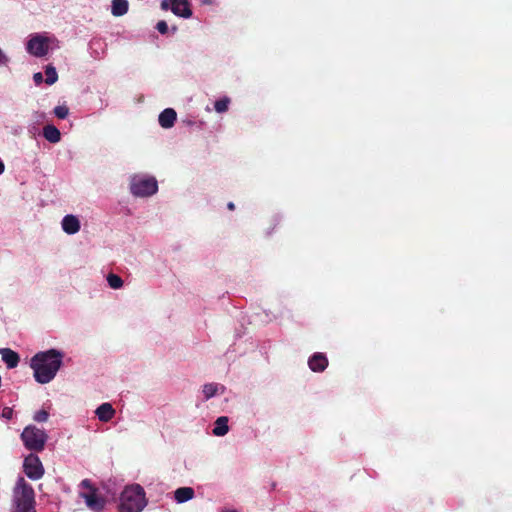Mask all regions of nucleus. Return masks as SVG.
Listing matches in <instances>:
<instances>
[{
  "label": "nucleus",
  "mask_w": 512,
  "mask_h": 512,
  "mask_svg": "<svg viewBox=\"0 0 512 512\" xmlns=\"http://www.w3.org/2000/svg\"><path fill=\"white\" fill-rule=\"evenodd\" d=\"M62 357L56 349L36 353L31 359L35 380L40 384L52 381L62 365Z\"/></svg>",
  "instance_id": "f257e3e1"
},
{
  "label": "nucleus",
  "mask_w": 512,
  "mask_h": 512,
  "mask_svg": "<svg viewBox=\"0 0 512 512\" xmlns=\"http://www.w3.org/2000/svg\"><path fill=\"white\" fill-rule=\"evenodd\" d=\"M12 504V512H36L34 489L23 477L18 478L13 488Z\"/></svg>",
  "instance_id": "f03ea898"
},
{
  "label": "nucleus",
  "mask_w": 512,
  "mask_h": 512,
  "mask_svg": "<svg viewBox=\"0 0 512 512\" xmlns=\"http://www.w3.org/2000/svg\"><path fill=\"white\" fill-rule=\"evenodd\" d=\"M147 505L145 491L140 485L126 487L120 496L119 512H141Z\"/></svg>",
  "instance_id": "7ed1b4c3"
},
{
  "label": "nucleus",
  "mask_w": 512,
  "mask_h": 512,
  "mask_svg": "<svg viewBox=\"0 0 512 512\" xmlns=\"http://www.w3.org/2000/svg\"><path fill=\"white\" fill-rule=\"evenodd\" d=\"M48 436L43 429L29 425L21 433V440L26 449L41 452L45 448Z\"/></svg>",
  "instance_id": "20e7f679"
},
{
  "label": "nucleus",
  "mask_w": 512,
  "mask_h": 512,
  "mask_svg": "<svg viewBox=\"0 0 512 512\" xmlns=\"http://www.w3.org/2000/svg\"><path fill=\"white\" fill-rule=\"evenodd\" d=\"M80 485L83 488L89 489V492L80 493V497L84 499L87 507L94 512L102 511L106 505V500L98 494L97 488L92 486L89 479L82 480Z\"/></svg>",
  "instance_id": "39448f33"
},
{
  "label": "nucleus",
  "mask_w": 512,
  "mask_h": 512,
  "mask_svg": "<svg viewBox=\"0 0 512 512\" xmlns=\"http://www.w3.org/2000/svg\"><path fill=\"white\" fill-rule=\"evenodd\" d=\"M158 184L155 178L133 177L130 183V191L134 196L147 197L155 194Z\"/></svg>",
  "instance_id": "423d86ee"
},
{
  "label": "nucleus",
  "mask_w": 512,
  "mask_h": 512,
  "mask_svg": "<svg viewBox=\"0 0 512 512\" xmlns=\"http://www.w3.org/2000/svg\"><path fill=\"white\" fill-rule=\"evenodd\" d=\"M23 471L31 480L42 478L44 475V467L40 458L34 453H30L26 456L23 462Z\"/></svg>",
  "instance_id": "0eeeda50"
},
{
  "label": "nucleus",
  "mask_w": 512,
  "mask_h": 512,
  "mask_svg": "<svg viewBox=\"0 0 512 512\" xmlns=\"http://www.w3.org/2000/svg\"><path fill=\"white\" fill-rule=\"evenodd\" d=\"M160 7L164 11L171 10L178 17L190 18L192 9L188 0H162Z\"/></svg>",
  "instance_id": "6e6552de"
},
{
  "label": "nucleus",
  "mask_w": 512,
  "mask_h": 512,
  "mask_svg": "<svg viewBox=\"0 0 512 512\" xmlns=\"http://www.w3.org/2000/svg\"><path fill=\"white\" fill-rule=\"evenodd\" d=\"M49 49L48 39L41 35L35 34L31 36L27 42V51L36 57H43Z\"/></svg>",
  "instance_id": "1a4fd4ad"
},
{
  "label": "nucleus",
  "mask_w": 512,
  "mask_h": 512,
  "mask_svg": "<svg viewBox=\"0 0 512 512\" xmlns=\"http://www.w3.org/2000/svg\"><path fill=\"white\" fill-rule=\"evenodd\" d=\"M309 368L314 372H322L328 366V359L323 353L313 354L308 361Z\"/></svg>",
  "instance_id": "9d476101"
},
{
  "label": "nucleus",
  "mask_w": 512,
  "mask_h": 512,
  "mask_svg": "<svg viewBox=\"0 0 512 512\" xmlns=\"http://www.w3.org/2000/svg\"><path fill=\"white\" fill-rule=\"evenodd\" d=\"M62 229L69 235L76 234L80 230V221L74 215H66L61 222Z\"/></svg>",
  "instance_id": "9b49d317"
},
{
  "label": "nucleus",
  "mask_w": 512,
  "mask_h": 512,
  "mask_svg": "<svg viewBox=\"0 0 512 512\" xmlns=\"http://www.w3.org/2000/svg\"><path fill=\"white\" fill-rule=\"evenodd\" d=\"M176 111L172 108L164 109L159 115V124L162 128L168 129L171 128L176 121Z\"/></svg>",
  "instance_id": "f8f14e48"
},
{
  "label": "nucleus",
  "mask_w": 512,
  "mask_h": 512,
  "mask_svg": "<svg viewBox=\"0 0 512 512\" xmlns=\"http://www.w3.org/2000/svg\"><path fill=\"white\" fill-rule=\"evenodd\" d=\"M95 413L100 421L109 422L114 417L116 411L110 403L105 402L96 409Z\"/></svg>",
  "instance_id": "ddd939ff"
},
{
  "label": "nucleus",
  "mask_w": 512,
  "mask_h": 512,
  "mask_svg": "<svg viewBox=\"0 0 512 512\" xmlns=\"http://www.w3.org/2000/svg\"><path fill=\"white\" fill-rule=\"evenodd\" d=\"M0 354L2 357V360L6 363L7 367L12 369L15 368L19 361V355L15 351H13L10 348H0Z\"/></svg>",
  "instance_id": "4468645a"
},
{
  "label": "nucleus",
  "mask_w": 512,
  "mask_h": 512,
  "mask_svg": "<svg viewBox=\"0 0 512 512\" xmlns=\"http://www.w3.org/2000/svg\"><path fill=\"white\" fill-rule=\"evenodd\" d=\"M43 136L51 143H57L61 139V133L54 125H46L43 128Z\"/></svg>",
  "instance_id": "2eb2a0df"
},
{
  "label": "nucleus",
  "mask_w": 512,
  "mask_h": 512,
  "mask_svg": "<svg viewBox=\"0 0 512 512\" xmlns=\"http://www.w3.org/2000/svg\"><path fill=\"white\" fill-rule=\"evenodd\" d=\"M228 418L226 416H221L217 418L213 428V434L215 436H224L228 433Z\"/></svg>",
  "instance_id": "dca6fc26"
},
{
  "label": "nucleus",
  "mask_w": 512,
  "mask_h": 512,
  "mask_svg": "<svg viewBox=\"0 0 512 512\" xmlns=\"http://www.w3.org/2000/svg\"><path fill=\"white\" fill-rule=\"evenodd\" d=\"M175 500L178 503L186 502L194 497V490L191 487H180L175 491Z\"/></svg>",
  "instance_id": "f3484780"
},
{
  "label": "nucleus",
  "mask_w": 512,
  "mask_h": 512,
  "mask_svg": "<svg viewBox=\"0 0 512 512\" xmlns=\"http://www.w3.org/2000/svg\"><path fill=\"white\" fill-rule=\"evenodd\" d=\"M128 7L127 0H112L111 13L114 16H123L127 13Z\"/></svg>",
  "instance_id": "a211bd4d"
},
{
  "label": "nucleus",
  "mask_w": 512,
  "mask_h": 512,
  "mask_svg": "<svg viewBox=\"0 0 512 512\" xmlns=\"http://www.w3.org/2000/svg\"><path fill=\"white\" fill-rule=\"evenodd\" d=\"M45 75H46L45 82L48 85H52L58 80V74L56 72L55 67H53L52 65L46 66Z\"/></svg>",
  "instance_id": "6ab92c4d"
},
{
  "label": "nucleus",
  "mask_w": 512,
  "mask_h": 512,
  "mask_svg": "<svg viewBox=\"0 0 512 512\" xmlns=\"http://www.w3.org/2000/svg\"><path fill=\"white\" fill-rule=\"evenodd\" d=\"M107 281L112 289H119L123 286V280L121 277L114 273L108 274Z\"/></svg>",
  "instance_id": "aec40b11"
},
{
  "label": "nucleus",
  "mask_w": 512,
  "mask_h": 512,
  "mask_svg": "<svg viewBox=\"0 0 512 512\" xmlns=\"http://www.w3.org/2000/svg\"><path fill=\"white\" fill-rule=\"evenodd\" d=\"M229 103L230 99L228 97H224L214 103V108L218 113H224L228 110Z\"/></svg>",
  "instance_id": "412c9836"
},
{
  "label": "nucleus",
  "mask_w": 512,
  "mask_h": 512,
  "mask_svg": "<svg viewBox=\"0 0 512 512\" xmlns=\"http://www.w3.org/2000/svg\"><path fill=\"white\" fill-rule=\"evenodd\" d=\"M218 391V385L215 383H208L203 386V393L206 399L215 396Z\"/></svg>",
  "instance_id": "4be33fe9"
},
{
  "label": "nucleus",
  "mask_w": 512,
  "mask_h": 512,
  "mask_svg": "<svg viewBox=\"0 0 512 512\" xmlns=\"http://www.w3.org/2000/svg\"><path fill=\"white\" fill-rule=\"evenodd\" d=\"M54 114L59 119H65L69 114V109L65 105H58L54 108Z\"/></svg>",
  "instance_id": "5701e85b"
},
{
  "label": "nucleus",
  "mask_w": 512,
  "mask_h": 512,
  "mask_svg": "<svg viewBox=\"0 0 512 512\" xmlns=\"http://www.w3.org/2000/svg\"><path fill=\"white\" fill-rule=\"evenodd\" d=\"M48 417L49 413L46 410L42 409L34 414L33 419L37 422H46L48 420Z\"/></svg>",
  "instance_id": "b1692460"
},
{
  "label": "nucleus",
  "mask_w": 512,
  "mask_h": 512,
  "mask_svg": "<svg viewBox=\"0 0 512 512\" xmlns=\"http://www.w3.org/2000/svg\"><path fill=\"white\" fill-rule=\"evenodd\" d=\"M156 29L158 30V32L160 34H163V35L166 34L169 30L168 25H167L166 21H164V20H161L157 23Z\"/></svg>",
  "instance_id": "393cba45"
},
{
  "label": "nucleus",
  "mask_w": 512,
  "mask_h": 512,
  "mask_svg": "<svg viewBox=\"0 0 512 512\" xmlns=\"http://www.w3.org/2000/svg\"><path fill=\"white\" fill-rule=\"evenodd\" d=\"M33 79L36 84H40L43 81V76L40 72H38L34 74Z\"/></svg>",
  "instance_id": "a878e982"
},
{
  "label": "nucleus",
  "mask_w": 512,
  "mask_h": 512,
  "mask_svg": "<svg viewBox=\"0 0 512 512\" xmlns=\"http://www.w3.org/2000/svg\"><path fill=\"white\" fill-rule=\"evenodd\" d=\"M12 415V409L10 408H5L3 410V416L6 417V418H10Z\"/></svg>",
  "instance_id": "bb28decb"
},
{
  "label": "nucleus",
  "mask_w": 512,
  "mask_h": 512,
  "mask_svg": "<svg viewBox=\"0 0 512 512\" xmlns=\"http://www.w3.org/2000/svg\"><path fill=\"white\" fill-rule=\"evenodd\" d=\"M6 60L5 55L3 54L2 50L0 49V64L4 63Z\"/></svg>",
  "instance_id": "cd10ccee"
},
{
  "label": "nucleus",
  "mask_w": 512,
  "mask_h": 512,
  "mask_svg": "<svg viewBox=\"0 0 512 512\" xmlns=\"http://www.w3.org/2000/svg\"><path fill=\"white\" fill-rule=\"evenodd\" d=\"M227 208H228L229 210L233 211V210L235 209V205H234V203H233V202H229V203L227 204Z\"/></svg>",
  "instance_id": "c85d7f7f"
},
{
  "label": "nucleus",
  "mask_w": 512,
  "mask_h": 512,
  "mask_svg": "<svg viewBox=\"0 0 512 512\" xmlns=\"http://www.w3.org/2000/svg\"><path fill=\"white\" fill-rule=\"evenodd\" d=\"M5 166L4 163L0 160V174L4 172Z\"/></svg>",
  "instance_id": "c756f323"
},
{
  "label": "nucleus",
  "mask_w": 512,
  "mask_h": 512,
  "mask_svg": "<svg viewBox=\"0 0 512 512\" xmlns=\"http://www.w3.org/2000/svg\"><path fill=\"white\" fill-rule=\"evenodd\" d=\"M222 512H238V511L235 509H224V510H222Z\"/></svg>",
  "instance_id": "7c9ffc66"
}]
</instances>
